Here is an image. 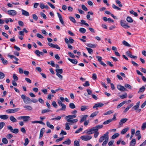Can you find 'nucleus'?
I'll return each mask as SVG.
<instances>
[{"label":"nucleus","instance_id":"nucleus-1","mask_svg":"<svg viewBox=\"0 0 146 146\" xmlns=\"http://www.w3.org/2000/svg\"><path fill=\"white\" fill-rule=\"evenodd\" d=\"M98 131L95 127H93L91 129L86 130L84 131L82 133L83 134L86 133V134L90 135L92 134L96 131Z\"/></svg>","mask_w":146,"mask_h":146},{"label":"nucleus","instance_id":"nucleus-2","mask_svg":"<svg viewBox=\"0 0 146 146\" xmlns=\"http://www.w3.org/2000/svg\"><path fill=\"white\" fill-rule=\"evenodd\" d=\"M21 98L23 100L25 104L31 103V99L29 97L26 96L25 95H22Z\"/></svg>","mask_w":146,"mask_h":146},{"label":"nucleus","instance_id":"nucleus-3","mask_svg":"<svg viewBox=\"0 0 146 146\" xmlns=\"http://www.w3.org/2000/svg\"><path fill=\"white\" fill-rule=\"evenodd\" d=\"M108 132H107L106 133L104 134L99 139V142L100 143L102 142L105 139H106L107 138L109 137Z\"/></svg>","mask_w":146,"mask_h":146},{"label":"nucleus","instance_id":"nucleus-4","mask_svg":"<svg viewBox=\"0 0 146 146\" xmlns=\"http://www.w3.org/2000/svg\"><path fill=\"white\" fill-rule=\"evenodd\" d=\"M7 128L9 130H10L13 133L17 134L19 132V129L17 128H15L14 129H13L12 127L11 126H7Z\"/></svg>","mask_w":146,"mask_h":146},{"label":"nucleus","instance_id":"nucleus-5","mask_svg":"<svg viewBox=\"0 0 146 146\" xmlns=\"http://www.w3.org/2000/svg\"><path fill=\"white\" fill-rule=\"evenodd\" d=\"M80 138L83 141H88L91 139L92 138V137L91 135H83L81 136Z\"/></svg>","mask_w":146,"mask_h":146},{"label":"nucleus","instance_id":"nucleus-6","mask_svg":"<svg viewBox=\"0 0 146 146\" xmlns=\"http://www.w3.org/2000/svg\"><path fill=\"white\" fill-rule=\"evenodd\" d=\"M19 110V108H16L13 109H10L7 110L6 112L7 113H13L18 111Z\"/></svg>","mask_w":146,"mask_h":146},{"label":"nucleus","instance_id":"nucleus-7","mask_svg":"<svg viewBox=\"0 0 146 146\" xmlns=\"http://www.w3.org/2000/svg\"><path fill=\"white\" fill-rule=\"evenodd\" d=\"M121 25L122 27L125 29H127L130 27L127 25V23L126 21H123L121 20L120 21Z\"/></svg>","mask_w":146,"mask_h":146},{"label":"nucleus","instance_id":"nucleus-8","mask_svg":"<svg viewBox=\"0 0 146 146\" xmlns=\"http://www.w3.org/2000/svg\"><path fill=\"white\" fill-rule=\"evenodd\" d=\"M58 104L59 106L62 107V108L60 109L61 110L65 111L66 106L64 104L62 103L61 101H59L58 102Z\"/></svg>","mask_w":146,"mask_h":146},{"label":"nucleus","instance_id":"nucleus-9","mask_svg":"<svg viewBox=\"0 0 146 146\" xmlns=\"http://www.w3.org/2000/svg\"><path fill=\"white\" fill-rule=\"evenodd\" d=\"M117 88L118 90L121 92L127 90L125 88L124 86H122L120 85H117Z\"/></svg>","mask_w":146,"mask_h":146},{"label":"nucleus","instance_id":"nucleus-10","mask_svg":"<svg viewBox=\"0 0 146 146\" xmlns=\"http://www.w3.org/2000/svg\"><path fill=\"white\" fill-rule=\"evenodd\" d=\"M7 13L9 15L12 16H15L17 14L16 11L13 10H8Z\"/></svg>","mask_w":146,"mask_h":146},{"label":"nucleus","instance_id":"nucleus-11","mask_svg":"<svg viewBox=\"0 0 146 146\" xmlns=\"http://www.w3.org/2000/svg\"><path fill=\"white\" fill-rule=\"evenodd\" d=\"M104 106V104L103 103H98L95 104L93 106V108H96V110H98V108H100L103 107Z\"/></svg>","mask_w":146,"mask_h":146},{"label":"nucleus","instance_id":"nucleus-12","mask_svg":"<svg viewBox=\"0 0 146 146\" xmlns=\"http://www.w3.org/2000/svg\"><path fill=\"white\" fill-rule=\"evenodd\" d=\"M128 120V119L127 118H123L121 119L119 123V125L120 126H121L123 125V124L126 122L127 120Z\"/></svg>","mask_w":146,"mask_h":146},{"label":"nucleus","instance_id":"nucleus-13","mask_svg":"<svg viewBox=\"0 0 146 146\" xmlns=\"http://www.w3.org/2000/svg\"><path fill=\"white\" fill-rule=\"evenodd\" d=\"M45 128H43L41 129L39 136V139H41L42 137Z\"/></svg>","mask_w":146,"mask_h":146},{"label":"nucleus","instance_id":"nucleus-14","mask_svg":"<svg viewBox=\"0 0 146 146\" xmlns=\"http://www.w3.org/2000/svg\"><path fill=\"white\" fill-rule=\"evenodd\" d=\"M57 14L60 23L62 25H63L64 24V22L62 18V16L59 13H57Z\"/></svg>","mask_w":146,"mask_h":146},{"label":"nucleus","instance_id":"nucleus-15","mask_svg":"<svg viewBox=\"0 0 146 146\" xmlns=\"http://www.w3.org/2000/svg\"><path fill=\"white\" fill-rule=\"evenodd\" d=\"M21 11L22 15L26 16H28L29 15V13L28 11L23 9L21 10Z\"/></svg>","mask_w":146,"mask_h":146},{"label":"nucleus","instance_id":"nucleus-16","mask_svg":"<svg viewBox=\"0 0 146 146\" xmlns=\"http://www.w3.org/2000/svg\"><path fill=\"white\" fill-rule=\"evenodd\" d=\"M9 117L8 115H0V118L6 120Z\"/></svg>","mask_w":146,"mask_h":146},{"label":"nucleus","instance_id":"nucleus-17","mask_svg":"<svg viewBox=\"0 0 146 146\" xmlns=\"http://www.w3.org/2000/svg\"><path fill=\"white\" fill-rule=\"evenodd\" d=\"M68 60L74 64H77L78 63V61L76 59H71L70 58H68Z\"/></svg>","mask_w":146,"mask_h":146},{"label":"nucleus","instance_id":"nucleus-18","mask_svg":"<svg viewBox=\"0 0 146 146\" xmlns=\"http://www.w3.org/2000/svg\"><path fill=\"white\" fill-rule=\"evenodd\" d=\"M23 107L25 110L28 111H31L33 109L31 106L28 105H25Z\"/></svg>","mask_w":146,"mask_h":146},{"label":"nucleus","instance_id":"nucleus-19","mask_svg":"<svg viewBox=\"0 0 146 146\" xmlns=\"http://www.w3.org/2000/svg\"><path fill=\"white\" fill-rule=\"evenodd\" d=\"M93 15V13L92 12L89 11L88 12V14L86 16V18L87 19L89 20H92L90 19V15Z\"/></svg>","mask_w":146,"mask_h":146},{"label":"nucleus","instance_id":"nucleus-20","mask_svg":"<svg viewBox=\"0 0 146 146\" xmlns=\"http://www.w3.org/2000/svg\"><path fill=\"white\" fill-rule=\"evenodd\" d=\"M46 125L48 127L50 128L51 129H53L54 128V127L53 125L50 124L49 122L47 121Z\"/></svg>","mask_w":146,"mask_h":146},{"label":"nucleus","instance_id":"nucleus-21","mask_svg":"<svg viewBox=\"0 0 146 146\" xmlns=\"http://www.w3.org/2000/svg\"><path fill=\"white\" fill-rule=\"evenodd\" d=\"M67 120L68 122L72 123H76L78 121V120L77 119H68Z\"/></svg>","mask_w":146,"mask_h":146},{"label":"nucleus","instance_id":"nucleus-22","mask_svg":"<svg viewBox=\"0 0 146 146\" xmlns=\"http://www.w3.org/2000/svg\"><path fill=\"white\" fill-rule=\"evenodd\" d=\"M71 143V141L69 139H68L67 140H66L65 141L63 142L62 143L65 144H67L68 145H69Z\"/></svg>","mask_w":146,"mask_h":146},{"label":"nucleus","instance_id":"nucleus-23","mask_svg":"<svg viewBox=\"0 0 146 146\" xmlns=\"http://www.w3.org/2000/svg\"><path fill=\"white\" fill-rule=\"evenodd\" d=\"M88 106H81V110L84 111L86 109H88Z\"/></svg>","mask_w":146,"mask_h":146},{"label":"nucleus","instance_id":"nucleus-24","mask_svg":"<svg viewBox=\"0 0 146 146\" xmlns=\"http://www.w3.org/2000/svg\"><path fill=\"white\" fill-rule=\"evenodd\" d=\"M76 117V115H68L66 117V119H67L69 118L68 119H73Z\"/></svg>","mask_w":146,"mask_h":146},{"label":"nucleus","instance_id":"nucleus-25","mask_svg":"<svg viewBox=\"0 0 146 146\" xmlns=\"http://www.w3.org/2000/svg\"><path fill=\"white\" fill-rule=\"evenodd\" d=\"M10 119L13 122H16L17 121V119L13 116H10Z\"/></svg>","mask_w":146,"mask_h":146},{"label":"nucleus","instance_id":"nucleus-26","mask_svg":"<svg viewBox=\"0 0 146 146\" xmlns=\"http://www.w3.org/2000/svg\"><path fill=\"white\" fill-rule=\"evenodd\" d=\"M126 20L129 23H131L133 22V20L129 16H128L127 17Z\"/></svg>","mask_w":146,"mask_h":146},{"label":"nucleus","instance_id":"nucleus-27","mask_svg":"<svg viewBox=\"0 0 146 146\" xmlns=\"http://www.w3.org/2000/svg\"><path fill=\"white\" fill-rule=\"evenodd\" d=\"M87 46L88 47H90V48H94L96 47L97 46V45L95 44H93L91 43H89L87 45Z\"/></svg>","mask_w":146,"mask_h":146},{"label":"nucleus","instance_id":"nucleus-28","mask_svg":"<svg viewBox=\"0 0 146 146\" xmlns=\"http://www.w3.org/2000/svg\"><path fill=\"white\" fill-rule=\"evenodd\" d=\"M88 117V115H83L80 120V122L81 123H82L84 121H85Z\"/></svg>","mask_w":146,"mask_h":146},{"label":"nucleus","instance_id":"nucleus-29","mask_svg":"<svg viewBox=\"0 0 146 146\" xmlns=\"http://www.w3.org/2000/svg\"><path fill=\"white\" fill-rule=\"evenodd\" d=\"M136 144V140L135 139L132 140L130 143V145L132 146H134Z\"/></svg>","mask_w":146,"mask_h":146},{"label":"nucleus","instance_id":"nucleus-30","mask_svg":"<svg viewBox=\"0 0 146 146\" xmlns=\"http://www.w3.org/2000/svg\"><path fill=\"white\" fill-rule=\"evenodd\" d=\"M129 128L127 127L123 129L121 131V134H124L128 130Z\"/></svg>","mask_w":146,"mask_h":146},{"label":"nucleus","instance_id":"nucleus-31","mask_svg":"<svg viewBox=\"0 0 146 146\" xmlns=\"http://www.w3.org/2000/svg\"><path fill=\"white\" fill-rule=\"evenodd\" d=\"M98 113L99 112L98 111H97L92 113L90 116V117H94L97 115Z\"/></svg>","mask_w":146,"mask_h":146},{"label":"nucleus","instance_id":"nucleus-32","mask_svg":"<svg viewBox=\"0 0 146 146\" xmlns=\"http://www.w3.org/2000/svg\"><path fill=\"white\" fill-rule=\"evenodd\" d=\"M1 60H2V63L4 65H7L8 63V61L7 60L4 59L3 58H1Z\"/></svg>","mask_w":146,"mask_h":146},{"label":"nucleus","instance_id":"nucleus-33","mask_svg":"<svg viewBox=\"0 0 146 146\" xmlns=\"http://www.w3.org/2000/svg\"><path fill=\"white\" fill-rule=\"evenodd\" d=\"M123 44L125 46H128V47H130L131 45L130 44H129L125 40H123L122 42Z\"/></svg>","mask_w":146,"mask_h":146},{"label":"nucleus","instance_id":"nucleus-34","mask_svg":"<svg viewBox=\"0 0 146 146\" xmlns=\"http://www.w3.org/2000/svg\"><path fill=\"white\" fill-rule=\"evenodd\" d=\"M130 13L131 14L133 15L135 17H137L138 14L136 12H134L133 10H131L129 11Z\"/></svg>","mask_w":146,"mask_h":146},{"label":"nucleus","instance_id":"nucleus-35","mask_svg":"<svg viewBox=\"0 0 146 146\" xmlns=\"http://www.w3.org/2000/svg\"><path fill=\"white\" fill-rule=\"evenodd\" d=\"M112 121V120L111 119H110L108 120H106L105 121H104L103 123V124L104 125H106L109 124L110 122H111Z\"/></svg>","mask_w":146,"mask_h":146},{"label":"nucleus","instance_id":"nucleus-36","mask_svg":"<svg viewBox=\"0 0 146 146\" xmlns=\"http://www.w3.org/2000/svg\"><path fill=\"white\" fill-rule=\"evenodd\" d=\"M69 107L72 109H74L75 108L76 106L73 103H71L69 105Z\"/></svg>","mask_w":146,"mask_h":146},{"label":"nucleus","instance_id":"nucleus-37","mask_svg":"<svg viewBox=\"0 0 146 146\" xmlns=\"http://www.w3.org/2000/svg\"><path fill=\"white\" fill-rule=\"evenodd\" d=\"M127 96V93H125L124 94L120 96L119 97L122 99H124L126 98Z\"/></svg>","mask_w":146,"mask_h":146},{"label":"nucleus","instance_id":"nucleus-38","mask_svg":"<svg viewBox=\"0 0 146 146\" xmlns=\"http://www.w3.org/2000/svg\"><path fill=\"white\" fill-rule=\"evenodd\" d=\"M30 118V117L29 116H23V121L26 122L28 121Z\"/></svg>","mask_w":146,"mask_h":146},{"label":"nucleus","instance_id":"nucleus-39","mask_svg":"<svg viewBox=\"0 0 146 146\" xmlns=\"http://www.w3.org/2000/svg\"><path fill=\"white\" fill-rule=\"evenodd\" d=\"M79 31L80 33H84L86 31V30L84 28H81L79 29Z\"/></svg>","mask_w":146,"mask_h":146},{"label":"nucleus","instance_id":"nucleus-40","mask_svg":"<svg viewBox=\"0 0 146 146\" xmlns=\"http://www.w3.org/2000/svg\"><path fill=\"white\" fill-rule=\"evenodd\" d=\"M56 73H58V74L60 73L62 74L63 72V70L62 69H56Z\"/></svg>","mask_w":146,"mask_h":146},{"label":"nucleus","instance_id":"nucleus-41","mask_svg":"<svg viewBox=\"0 0 146 146\" xmlns=\"http://www.w3.org/2000/svg\"><path fill=\"white\" fill-rule=\"evenodd\" d=\"M119 135V134L118 133H116L113 135L112 136V139H115L118 137Z\"/></svg>","mask_w":146,"mask_h":146},{"label":"nucleus","instance_id":"nucleus-42","mask_svg":"<svg viewBox=\"0 0 146 146\" xmlns=\"http://www.w3.org/2000/svg\"><path fill=\"white\" fill-rule=\"evenodd\" d=\"M145 90V87L144 86H143L139 90L138 92V93H140V92H143Z\"/></svg>","mask_w":146,"mask_h":146},{"label":"nucleus","instance_id":"nucleus-43","mask_svg":"<svg viewBox=\"0 0 146 146\" xmlns=\"http://www.w3.org/2000/svg\"><path fill=\"white\" fill-rule=\"evenodd\" d=\"M109 140V137L108 138H107V139H106L103 142L102 145L103 146H104L106 145V144L107 143L108 141Z\"/></svg>","mask_w":146,"mask_h":146},{"label":"nucleus","instance_id":"nucleus-44","mask_svg":"<svg viewBox=\"0 0 146 146\" xmlns=\"http://www.w3.org/2000/svg\"><path fill=\"white\" fill-rule=\"evenodd\" d=\"M5 76V74L1 72H0V79H3Z\"/></svg>","mask_w":146,"mask_h":146},{"label":"nucleus","instance_id":"nucleus-45","mask_svg":"<svg viewBox=\"0 0 146 146\" xmlns=\"http://www.w3.org/2000/svg\"><path fill=\"white\" fill-rule=\"evenodd\" d=\"M86 48L87 50L88 53L90 54H91L93 51V50L91 48L86 47Z\"/></svg>","mask_w":146,"mask_h":146},{"label":"nucleus","instance_id":"nucleus-46","mask_svg":"<svg viewBox=\"0 0 146 146\" xmlns=\"http://www.w3.org/2000/svg\"><path fill=\"white\" fill-rule=\"evenodd\" d=\"M127 88L129 89H131L132 87L129 84H125L124 85Z\"/></svg>","mask_w":146,"mask_h":146},{"label":"nucleus","instance_id":"nucleus-47","mask_svg":"<svg viewBox=\"0 0 146 146\" xmlns=\"http://www.w3.org/2000/svg\"><path fill=\"white\" fill-rule=\"evenodd\" d=\"M112 7L115 9H117L119 10H120L121 9L118 7L116 6L114 4H113L112 5Z\"/></svg>","mask_w":146,"mask_h":146},{"label":"nucleus","instance_id":"nucleus-48","mask_svg":"<svg viewBox=\"0 0 146 146\" xmlns=\"http://www.w3.org/2000/svg\"><path fill=\"white\" fill-rule=\"evenodd\" d=\"M2 141V142L5 144H7L8 143L7 140L5 138H3Z\"/></svg>","mask_w":146,"mask_h":146},{"label":"nucleus","instance_id":"nucleus-49","mask_svg":"<svg viewBox=\"0 0 146 146\" xmlns=\"http://www.w3.org/2000/svg\"><path fill=\"white\" fill-rule=\"evenodd\" d=\"M29 142V140L28 138H26L25 139V143H24L25 146H27Z\"/></svg>","mask_w":146,"mask_h":146},{"label":"nucleus","instance_id":"nucleus-50","mask_svg":"<svg viewBox=\"0 0 146 146\" xmlns=\"http://www.w3.org/2000/svg\"><path fill=\"white\" fill-rule=\"evenodd\" d=\"M50 110H49L48 109H46L42 110V113H44L48 112L50 111Z\"/></svg>","mask_w":146,"mask_h":146},{"label":"nucleus","instance_id":"nucleus-51","mask_svg":"<svg viewBox=\"0 0 146 146\" xmlns=\"http://www.w3.org/2000/svg\"><path fill=\"white\" fill-rule=\"evenodd\" d=\"M146 128V122L143 123L141 126V129L143 130H145Z\"/></svg>","mask_w":146,"mask_h":146},{"label":"nucleus","instance_id":"nucleus-52","mask_svg":"<svg viewBox=\"0 0 146 146\" xmlns=\"http://www.w3.org/2000/svg\"><path fill=\"white\" fill-rule=\"evenodd\" d=\"M115 2L117 4H118V5L120 7H122V6H123L121 4V3L118 0H116L115 1Z\"/></svg>","mask_w":146,"mask_h":146},{"label":"nucleus","instance_id":"nucleus-53","mask_svg":"<svg viewBox=\"0 0 146 146\" xmlns=\"http://www.w3.org/2000/svg\"><path fill=\"white\" fill-rule=\"evenodd\" d=\"M61 116H58L56 118H52L51 119L52 120H59L60 119Z\"/></svg>","mask_w":146,"mask_h":146},{"label":"nucleus","instance_id":"nucleus-54","mask_svg":"<svg viewBox=\"0 0 146 146\" xmlns=\"http://www.w3.org/2000/svg\"><path fill=\"white\" fill-rule=\"evenodd\" d=\"M69 19H70V21H72L73 23H76V21L74 18L73 17H69Z\"/></svg>","mask_w":146,"mask_h":146},{"label":"nucleus","instance_id":"nucleus-55","mask_svg":"<svg viewBox=\"0 0 146 146\" xmlns=\"http://www.w3.org/2000/svg\"><path fill=\"white\" fill-rule=\"evenodd\" d=\"M95 127L96 129H97L98 131V129H101L103 127V125H97L95 126Z\"/></svg>","mask_w":146,"mask_h":146},{"label":"nucleus","instance_id":"nucleus-56","mask_svg":"<svg viewBox=\"0 0 146 146\" xmlns=\"http://www.w3.org/2000/svg\"><path fill=\"white\" fill-rule=\"evenodd\" d=\"M74 146H80V144L78 141L75 140L74 142Z\"/></svg>","mask_w":146,"mask_h":146},{"label":"nucleus","instance_id":"nucleus-57","mask_svg":"<svg viewBox=\"0 0 146 146\" xmlns=\"http://www.w3.org/2000/svg\"><path fill=\"white\" fill-rule=\"evenodd\" d=\"M65 129L67 130H69L70 129V127L69 125V124L68 123H66L65 124Z\"/></svg>","mask_w":146,"mask_h":146},{"label":"nucleus","instance_id":"nucleus-58","mask_svg":"<svg viewBox=\"0 0 146 146\" xmlns=\"http://www.w3.org/2000/svg\"><path fill=\"white\" fill-rule=\"evenodd\" d=\"M96 57L97 58L99 62H100L102 61V58L101 57L97 56H96Z\"/></svg>","mask_w":146,"mask_h":146},{"label":"nucleus","instance_id":"nucleus-59","mask_svg":"<svg viewBox=\"0 0 146 146\" xmlns=\"http://www.w3.org/2000/svg\"><path fill=\"white\" fill-rule=\"evenodd\" d=\"M81 6L82 8L84 11H86L88 10L87 8L84 5H82Z\"/></svg>","mask_w":146,"mask_h":146},{"label":"nucleus","instance_id":"nucleus-60","mask_svg":"<svg viewBox=\"0 0 146 146\" xmlns=\"http://www.w3.org/2000/svg\"><path fill=\"white\" fill-rule=\"evenodd\" d=\"M68 54L70 56V57H72V58H75V56L72 52H68Z\"/></svg>","mask_w":146,"mask_h":146},{"label":"nucleus","instance_id":"nucleus-61","mask_svg":"<svg viewBox=\"0 0 146 146\" xmlns=\"http://www.w3.org/2000/svg\"><path fill=\"white\" fill-rule=\"evenodd\" d=\"M69 42L71 44H72L74 42V40L71 37H69Z\"/></svg>","mask_w":146,"mask_h":146},{"label":"nucleus","instance_id":"nucleus-62","mask_svg":"<svg viewBox=\"0 0 146 146\" xmlns=\"http://www.w3.org/2000/svg\"><path fill=\"white\" fill-rule=\"evenodd\" d=\"M5 125V123L3 122L0 123V129H2L4 126Z\"/></svg>","mask_w":146,"mask_h":146},{"label":"nucleus","instance_id":"nucleus-63","mask_svg":"<svg viewBox=\"0 0 146 146\" xmlns=\"http://www.w3.org/2000/svg\"><path fill=\"white\" fill-rule=\"evenodd\" d=\"M33 18L35 21H37L38 19V17L36 14H33Z\"/></svg>","mask_w":146,"mask_h":146},{"label":"nucleus","instance_id":"nucleus-64","mask_svg":"<svg viewBox=\"0 0 146 146\" xmlns=\"http://www.w3.org/2000/svg\"><path fill=\"white\" fill-rule=\"evenodd\" d=\"M52 104L53 106L55 108H57V105L56 104L55 101H53L52 102Z\"/></svg>","mask_w":146,"mask_h":146}]
</instances>
